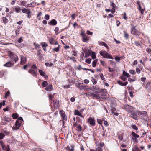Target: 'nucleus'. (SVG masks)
<instances>
[{"mask_svg":"<svg viewBox=\"0 0 151 151\" xmlns=\"http://www.w3.org/2000/svg\"><path fill=\"white\" fill-rule=\"evenodd\" d=\"M132 27L131 28V33L137 36L141 34V33L136 29V27L132 25Z\"/></svg>","mask_w":151,"mask_h":151,"instance_id":"nucleus-1","label":"nucleus"},{"mask_svg":"<svg viewBox=\"0 0 151 151\" xmlns=\"http://www.w3.org/2000/svg\"><path fill=\"white\" fill-rule=\"evenodd\" d=\"M99 53L104 58L113 59V58L111 55L106 52L105 51H101Z\"/></svg>","mask_w":151,"mask_h":151,"instance_id":"nucleus-2","label":"nucleus"},{"mask_svg":"<svg viewBox=\"0 0 151 151\" xmlns=\"http://www.w3.org/2000/svg\"><path fill=\"white\" fill-rule=\"evenodd\" d=\"M84 31L83 30L80 34V35L82 37V41L84 42H87L89 40V38L84 32Z\"/></svg>","mask_w":151,"mask_h":151,"instance_id":"nucleus-3","label":"nucleus"},{"mask_svg":"<svg viewBox=\"0 0 151 151\" xmlns=\"http://www.w3.org/2000/svg\"><path fill=\"white\" fill-rule=\"evenodd\" d=\"M140 114L141 118L143 120L147 119H148L147 112L146 111H139V114Z\"/></svg>","mask_w":151,"mask_h":151,"instance_id":"nucleus-4","label":"nucleus"},{"mask_svg":"<svg viewBox=\"0 0 151 151\" xmlns=\"http://www.w3.org/2000/svg\"><path fill=\"white\" fill-rule=\"evenodd\" d=\"M10 58L13 60L16 63L19 60L18 57L16 55L13 53L12 52H10Z\"/></svg>","mask_w":151,"mask_h":151,"instance_id":"nucleus-5","label":"nucleus"},{"mask_svg":"<svg viewBox=\"0 0 151 151\" xmlns=\"http://www.w3.org/2000/svg\"><path fill=\"white\" fill-rule=\"evenodd\" d=\"M130 116L132 118L135 120L137 119L138 115L139 114V111H132V112H130Z\"/></svg>","mask_w":151,"mask_h":151,"instance_id":"nucleus-6","label":"nucleus"},{"mask_svg":"<svg viewBox=\"0 0 151 151\" xmlns=\"http://www.w3.org/2000/svg\"><path fill=\"white\" fill-rule=\"evenodd\" d=\"M88 122L91 126H94L95 125V120L93 118L90 117L88 119Z\"/></svg>","mask_w":151,"mask_h":151,"instance_id":"nucleus-7","label":"nucleus"},{"mask_svg":"<svg viewBox=\"0 0 151 151\" xmlns=\"http://www.w3.org/2000/svg\"><path fill=\"white\" fill-rule=\"evenodd\" d=\"M124 109L126 111L129 112V113L132 112V107L127 104H126L124 106Z\"/></svg>","mask_w":151,"mask_h":151,"instance_id":"nucleus-8","label":"nucleus"},{"mask_svg":"<svg viewBox=\"0 0 151 151\" xmlns=\"http://www.w3.org/2000/svg\"><path fill=\"white\" fill-rule=\"evenodd\" d=\"M53 104L55 108L58 109L59 104V100L56 99H54L53 100Z\"/></svg>","mask_w":151,"mask_h":151,"instance_id":"nucleus-9","label":"nucleus"},{"mask_svg":"<svg viewBox=\"0 0 151 151\" xmlns=\"http://www.w3.org/2000/svg\"><path fill=\"white\" fill-rule=\"evenodd\" d=\"M28 72L29 73L32 75L33 76L36 77L37 75V70H35L31 69Z\"/></svg>","mask_w":151,"mask_h":151,"instance_id":"nucleus-10","label":"nucleus"},{"mask_svg":"<svg viewBox=\"0 0 151 151\" xmlns=\"http://www.w3.org/2000/svg\"><path fill=\"white\" fill-rule=\"evenodd\" d=\"M49 41L50 44L52 45H57L58 44V42L54 40V39L53 38H51L49 40Z\"/></svg>","mask_w":151,"mask_h":151,"instance_id":"nucleus-11","label":"nucleus"},{"mask_svg":"<svg viewBox=\"0 0 151 151\" xmlns=\"http://www.w3.org/2000/svg\"><path fill=\"white\" fill-rule=\"evenodd\" d=\"M132 138L133 140L136 141L137 138L139 137V136L137 134L134 132H132Z\"/></svg>","mask_w":151,"mask_h":151,"instance_id":"nucleus-12","label":"nucleus"},{"mask_svg":"<svg viewBox=\"0 0 151 151\" xmlns=\"http://www.w3.org/2000/svg\"><path fill=\"white\" fill-rule=\"evenodd\" d=\"M14 64V63L12 62L11 61H9L4 64V65L5 67H10L12 66Z\"/></svg>","mask_w":151,"mask_h":151,"instance_id":"nucleus-13","label":"nucleus"},{"mask_svg":"<svg viewBox=\"0 0 151 151\" xmlns=\"http://www.w3.org/2000/svg\"><path fill=\"white\" fill-rule=\"evenodd\" d=\"M20 58L21 59V61L20 62L21 64L23 65L26 62V59L25 57H24L23 55H20Z\"/></svg>","mask_w":151,"mask_h":151,"instance_id":"nucleus-14","label":"nucleus"},{"mask_svg":"<svg viewBox=\"0 0 151 151\" xmlns=\"http://www.w3.org/2000/svg\"><path fill=\"white\" fill-rule=\"evenodd\" d=\"M48 24L50 25H55L57 24V22L55 19H53L48 23Z\"/></svg>","mask_w":151,"mask_h":151,"instance_id":"nucleus-15","label":"nucleus"},{"mask_svg":"<svg viewBox=\"0 0 151 151\" xmlns=\"http://www.w3.org/2000/svg\"><path fill=\"white\" fill-rule=\"evenodd\" d=\"M60 111L61 112V116H62V117L63 119V125H64V120L66 121L67 120L66 116L65 115V114L64 111H63L62 112H61V111Z\"/></svg>","mask_w":151,"mask_h":151,"instance_id":"nucleus-16","label":"nucleus"},{"mask_svg":"<svg viewBox=\"0 0 151 151\" xmlns=\"http://www.w3.org/2000/svg\"><path fill=\"white\" fill-rule=\"evenodd\" d=\"M92 97L93 98H95L96 99H100L101 97L98 94H94L93 93L92 94Z\"/></svg>","mask_w":151,"mask_h":151,"instance_id":"nucleus-17","label":"nucleus"},{"mask_svg":"<svg viewBox=\"0 0 151 151\" xmlns=\"http://www.w3.org/2000/svg\"><path fill=\"white\" fill-rule=\"evenodd\" d=\"M99 88L96 86H93L92 88L90 89L91 90L95 92L96 93H98L99 91Z\"/></svg>","mask_w":151,"mask_h":151,"instance_id":"nucleus-18","label":"nucleus"},{"mask_svg":"<svg viewBox=\"0 0 151 151\" xmlns=\"http://www.w3.org/2000/svg\"><path fill=\"white\" fill-rule=\"evenodd\" d=\"M117 82L119 84L122 86H126L128 83V82L127 81H126L124 83H123L119 80Z\"/></svg>","mask_w":151,"mask_h":151,"instance_id":"nucleus-19","label":"nucleus"},{"mask_svg":"<svg viewBox=\"0 0 151 151\" xmlns=\"http://www.w3.org/2000/svg\"><path fill=\"white\" fill-rule=\"evenodd\" d=\"M39 72L40 75L42 76L45 77V78H48V76L45 74L44 72H43L42 70L39 69Z\"/></svg>","mask_w":151,"mask_h":151,"instance_id":"nucleus-20","label":"nucleus"},{"mask_svg":"<svg viewBox=\"0 0 151 151\" xmlns=\"http://www.w3.org/2000/svg\"><path fill=\"white\" fill-rule=\"evenodd\" d=\"M99 45L104 46H105L107 49H108V46L104 42H99Z\"/></svg>","mask_w":151,"mask_h":151,"instance_id":"nucleus-21","label":"nucleus"},{"mask_svg":"<svg viewBox=\"0 0 151 151\" xmlns=\"http://www.w3.org/2000/svg\"><path fill=\"white\" fill-rule=\"evenodd\" d=\"M106 89H99L98 93H101V95L103 96L106 94Z\"/></svg>","mask_w":151,"mask_h":151,"instance_id":"nucleus-22","label":"nucleus"},{"mask_svg":"<svg viewBox=\"0 0 151 151\" xmlns=\"http://www.w3.org/2000/svg\"><path fill=\"white\" fill-rule=\"evenodd\" d=\"M22 12L24 13H26L27 12V14H30L31 13V11L30 9H26V8H23L22 10Z\"/></svg>","mask_w":151,"mask_h":151,"instance_id":"nucleus-23","label":"nucleus"},{"mask_svg":"<svg viewBox=\"0 0 151 151\" xmlns=\"http://www.w3.org/2000/svg\"><path fill=\"white\" fill-rule=\"evenodd\" d=\"M71 148L70 149V147L69 146H68L67 147H65V149L68 150V151H73L74 150V147L73 145H71Z\"/></svg>","mask_w":151,"mask_h":151,"instance_id":"nucleus-24","label":"nucleus"},{"mask_svg":"<svg viewBox=\"0 0 151 151\" xmlns=\"http://www.w3.org/2000/svg\"><path fill=\"white\" fill-rule=\"evenodd\" d=\"M52 84H50L45 88V89L47 91H50L52 90Z\"/></svg>","mask_w":151,"mask_h":151,"instance_id":"nucleus-25","label":"nucleus"},{"mask_svg":"<svg viewBox=\"0 0 151 151\" xmlns=\"http://www.w3.org/2000/svg\"><path fill=\"white\" fill-rule=\"evenodd\" d=\"M74 114L75 115H78L81 117H83V116L81 114L78 110H76L74 111Z\"/></svg>","mask_w":151,"mask_h":151,"instance_id":"nucleus-26","label":"nucleus"},{"mask_svg":"<svg viewBox=\"0 0 151 151\" xmlns=\"http://www.w3.org/2000/svg\"><path fill=\"white\" fill-rule=\"evenodd\" d=\"M14 9L15 12L17 13H18L21 10V8L18 6H17L14 7Z\"/></svg>","mask_w":151,"mask_h":151,"instance_id":"nucleus-27","label":"nucleus"},{"mask_svg":"<svg viewBox=\"0 0 151 151\" xmlns=\"http://www.w3.org/2000/svg\"><path fill=\"white\" fill-rule=\"evenodd\" d=\"M78 87L81 89H83L86 88V86L85 85H82L79 83L78 84Z\"/></svg>","mask_w":151,"mask_h":151,"instance_id":"nucleus-28","label":"nucleus"},{"mask_svg":"<svg viewBox=\"0 0 151 151\" xmlns=\"http://www.w3.org/2000/svg\"><path fill=\"white\" fill-rule=\"evenodd\" d=\"M26 1H23L21 3V6H25L26 7H28L29 6V5L28 4L26 5Z\"/></svg>","mask_w":151,"mask_h":151,"instance_id":"nucleus-29","label":"nucleus"},{"mask_svg":"<svg viewBox=\"0 0 151 151\" xmlns=\"http://www.w3.org/2000/svg\"><path fill=\"white\" fill-rule=\"evenodd\" d=\"M37 55L38 58L39 59V60H41L42 59L43 57L41 52H37Z\"/></svg>","mask_w":151,"mask_h":151,"instance_id":"nucleus-30","label":"nucleus"},{"mask_svg":"<svg viewBox=\"0 0 151 151\" xmlns=\"http://www.w3.org/2000/svg\"><path fill=\"white\" fill-rule=\"evenodd\" d=\"M20 127L19 126L15 124L12 127V129L13 130H17L19 129Z\"/></svg>","mask_w":151,"mask_h":151,"instance_id":"nucleus-31","label":"nucleus"},{"mask_svg":"<svg viewBox=\"0 0 151 151\" xmlns=\"http://www.w3.org/2000/svg\"><path fill=\"white\" fill-rule=\"evenodd\" d=\"M2 18L3 19L2 22L4 23V24H5L8 22L9 20L6 18L3 17Z\"/></svg>","mask_w":151,"mask_h":151,"instance_id":"nucleus-32","label":"nucleus"},{"mask_svg":"<svg viewBox=\"0 0 151 151\" xmlns=\"http://www.w3.org/2000/svg\"><path fill=\"white\" fill-rule=\"evenodd\" d=\"M12 116L13 119H16L18 117V114L17 113H14L12 114Z\"/></svg>","mask_w":151,"mask_h":151,"instance_id":"nucleus-33","label":"nucleus"},{"mask_svg":"<svg viewBox=\"0 0 151 151\" xmlns=\"http://www.w3.org/2000/svg\"><path fill=\"white\" fill-rule=\"evenodd\" d=\"M48 85V83L46 81H43L42 83V86L43 87H46Z\"/></svg>","mask_w":151,"mask_h":151,"instance_id":"nucleus-34","label":"nucleus"},{"mask_svg":"<svg viewBox=\"0 0 151 151\" xmlns=\"http://www.w3.org/2000/svg\"><path fill=\"white\" fill-rule=\"evenodd\" d=\"M124 34V37L126 39H127L129 38V35L125 31L123 32Z\"/></svg>","mask_w":151,"mask_h":151,"instance_id":"nucleus-35","label":"nucleus"},{"mask_svg":"<svg viewBox=\"0 0 151 151\" xmlns=\"http://www.w3.org/2000/svg\"><path fill=\"white\" fill-rule=\"evenodd\" d=\"M22 123V122L19 121V120H17L15 124L20 127Z\"/></svg>","mask_w":151,"mask_h":151,"instance_id":"nucleus-36","label":"nucleus"},{"mask_svg":"<svg viewBox=\"0 0 151 151\" xmlns=\"http://www.w3.org/2000/svg\"><path fill=\"white\" fill-rule=\"evenodd\" d=\"M123 74L124 75V76H126L127 78H129L130 77L129 73L124 71H123Z\"/></svg>","mask_w":151,"mask_h":151,"instance_id":"nucleus-37","label":"nucleus"},{"mask_svg":"<svg viewBox=\"0 0 151 151\" xmlns=\"http://www.w3.org/2000/svg\"><path fill=\"white\" fill-rule=\"evenodd\" d=\"M98 60V59H96L95 60L93 61L92 62V66L93 67H95L96 65V63Z\"/></svg>","mask_w":151,"mask_h":151,"instance_id":"nucleus-38","label":"nucleus"},{"mask_svg":"<svg viewBox=\"0 0 151 151\" xmlns=\"http://www.w3.org/2000/svg\"><path fill=\"white\" fill-rule=\"evenodd\" d=\"M60 48V45H58L57 47L53 49V50L56 52H59Z\"/></svg>","mask_w":151,"mask_h":151,"instance_id":"nucleus-39","label":"nucleus"},{"mask_svg":"<svg viewBox=\"0 0 151 151\" xmlns=\"http://www.w3.org/2000/svg\"><path fill=\"white\" fill-rule=\"evenodd\" d=\"M41 45L42 47H46L48 46V45L45 42H42L41 43Z\"/></svg>","mask_w":151,"mask_h":151,"instance_id":"nucleus-40","label":"nucleus"},{"mask_svg":"<svg viewBox=\"0 0 151 151\" xmlns=\"http://www.w3.org/2000/svg\"><path fill=\"white\" fill-rule=\"evenodd\" d=\"M30 5V6L29 5V6L28 7H35L36 5V2H32L31 3Z\"/></svg>","mask_w":151,"mask_h":151,"instance_id":"nucleus-41","label":"nucleus"},{"mask_svg":"<svg viewBox=\"0 0 151 151\" xmlns=\"http://www.w3.org/2000/svg\"><path fill=\"white\" fill-rule=\"evenodd\" d=\"M104 120L102 119H97V122L99 124L101 125L102 124L103 122V121Z\"/></svg>","mask_w":151,"mask_h":151,"instance_id":"nucleus-42","label":"nucleus"},{"mask_svg":"<svg viewBox=\"0 0 151 151\" xmlns=\"http://www.w3.org/2000/svg\"><path fill=\"white\" fill-rule=\"evenodd\" d=\"M93 93L88 92V93H85L84 94L87 97H91L92 96V94Z\"/></svg>","mask_w":151,"mask_h":151,"instance_id":"nucleus-43","label":"nucleus"},{"mask_svg":"<svg viewBox=\"0 0 151 151\" xmlns=\"http://www.w3.org/2000/svg\"><path fill=\"white\" fill-rule=\"evenodd\" d=\"M150 86H151V83H147L145 87L146 89H149L150 88Z\"/></svg>","mask_w":151,"mask_h":151,"instance_id":"nucleus-44","label":"nucleus"},{"mask_svg":"<svg viewBox=\"0 0 151 151\" xmlns=\"http://www.w3.org/2000/svg\"><path fill=\"white\" fill-rule=\"evenodd\" d=\"M91 61V59L90 58L86 59L85 62L88 63L90 64Z\"/></svg>","mask_w":151,"mask_h":151,"instance_id":"nucleus-45","label":"nucleus"},{"mask_svg":"<svg viewBox=\"0 0 151 151\" xmlns=\"http://www.w3.org/2000/svg\"><path fill=\"white\" fill-rule=\"evenodd\" d=\"M100 76L101 79L102 80H104V81H105V80L104 77L103 75V74L102 73H100Z\"/></svg>","mask_w":151,"mask_h":151,"instance_id":"nucleus-46","label":"nucleus"},{"mask_svg":"<svg viewBox=\"0 0 151 151\" xmlns=\"http://www.w3.org/2000/svg\"><path fill=\"white\" fill-rule=\"evenodd\" d=\"M134 148L136 151H141V150L139 148L137 145H134Z\"/></svg>","mask_w":151,"mask_h":151,"instance_id":"nucleus-47","label":"nucleus"},{"mask_svg":"<svg viewBox=\"0 0 151 151\" xmlns=\"http://www.w3.org/2000/svg\"><path fill=\"white\" fill-rule=\"evenodd\" d=\"M91 81L94 84H96L97 82V81L96 80L93 78H92Z\"/></svg>","mask_w":151,"mask_h":151,"instance_id":"nucleus-48","label":"nucleus"},{"mask_svg":"<svg viewBox=\"0 0 151 151\" xmlns=\"http://www.w3.org/2000/svg\"><path fill=\"white\" fill-rule=\"evenodd\" d=\"M91 57L92 59H93L96 58V55L95 53L93 52H92Z\"/></svg>","mask_w":151,"mask_h":151,"instance_id":"nucleus-49","label":"nucleus"},{"mask_svg":"<svg viewBox=\"0 0 151 151\" xmlns=\"http://www.w3.org/2000/svg\"><path fill=\"white\" fill-rule=\"evenodd\" d=\"M129 72L130 73L133 75H134L135 73V72L134 70H129Z\"/></svg>","mask_w":151,"mask_h":151,"instance_id":"nucleus-50","label":"nucleus"},{"mask_svg":"<svg viewBox=\"0 0 151 151\" xmlns=\"http://www.w3.org/2000/svg\"><path fill=\"white\" fill-rule=\"evenodd\" d=\"M31 68H32V70H36V69L37 68V67L35 64H33L32 65Z\"/></svg>","mask_w":151,"mask_h":151,"instance_id":"nucleus-51","label":"nucleus"},{"mask_svg":"<svg viewBox=\"0 0 151 151\" xmlns=\"http://www.w3.org/2000/svg\"><path fill=\"white\" fill-rule=\"evenodd\" d=\"M59 31V28L58 27H56L55 28L54 30L55 32L56 33V34L58 35L59 32H57Z\"/></svg>","mask_w":151,"mask_h":151,"instance_id":"nucleus-52","label":"nucleus"},{"mask_svg":"<svg viewBox=\"0 0 151 151\" xmlns=\"http://www.w3.org/2000/svg\"><path fill=\"white\" fill-rule=\"evenodd\" d=\"M115 60L118 62H120V58L117 56H116L115 58Z\"/></svg>","mask_w":151,"mask_h":151,"instance_id":"nucleus-53","label":"nucleus"},{"mask_svg":"<svg viewBox=\"0 0 151 151\" xmlns=\"http://www.w3.org/2000/svg\"><path fill=\"white\" fill-rule=\"evenodd\" d=\"M123 18L125 20H127V17L126 16V13L125 12H124L123 14Z\"/></svg>","mask_w":151,"mask_h":151,"instance_id":"nucleus-54","label":"nucleus"},{"mask_svg":"<svg viewBox=\"0 0 151 151\" xmlns=\"http://www.w3.org/2000/svg\"><path fill=\"white\" fill-rule=\"evenodd\" d=\"M50 16L48 14H46L45 15L44 18L45 19L47 20H48L49 19Z\"/></svg>","mask_w":151,"mask_h":151,"instance_id":"nucleus-55","label":"nucleus"},{"mask_svg":"<svg viewBox=\"0 0 151 151\" xmlns=\"http://www.w3.org/2000/svg\"><path fill=\"white\" fill-rule=\"evenodd\" d=\"M118 139L120 140H122V139L123 138V137L122 136V135L121 134H119L118 136Z\"/></svg>","mask_w":151,"mask_h":151,"instance_id":"nucleus-56","label":"nucleus"},{"mask_svg":"<svg viewBox=\"0 0 151 151\" xmlns=\"http://www.w3.org/2000/svg\"><path fill=\"white\" fill-rule=\"evenodd\" d=\"M120 78L123 81H125L127 79V78H126L124 76H122Z\"/></svg>","mask_w":151,"mask_h":151,"instance_id":"nucleus-57","label":"nucleus"},{"mask_svg":"<svg viewBox=\"0 0 151 151\" xmlns=\"http://www.w3.org/2000/svg\"><path fill=\"white\" fill-rule=\"evenodd\" d=\"M136 71L137 73L139 74L140 73L141 70L139 68H137L136 69Z\"/></svg>","mask_w":151,"mask_h":151,"instance_id":"nucleus-58","label":"nucleus"},{"mask_svg":"<svg viewBox=\"0 0 151 151\" xmlns=\"http://www.w3.org/2000/svg\"><path fill=\"white\" fill-rule=\"evenodd\" d=\"M132 127L133 129L135 130H137L138 129V128L135 125H132Z\"/></svg>","mask_w":151,"mask_h":151,"instance_id":"nucleus-59","label":"nucleus"},{"mask_svg":"<svg viewBox=\"0 0 151 151\" xmlns=\"http://www.w3.org/2000/svg\"><path fill=\"white\" fill-rule=\"evenodd\" d=\"M110 3V5L112 7V8H115L116 6L115 4L112 2H111Z\"/></svg>","mask_w":151,"mask_h":151,"instance_id":"nucleus-60","label":"nucleus"},{"mask_svg":"<svg viewBox=\"0 0 151 151\" xmlns=\"http://www.w3.org/2000/svg\"><path fill=\"white\" fill-rule=\"evenodd\" d=\"M128 81H129L130 82H133L136 80V78H135L134 79H132L131 78H128Z\"/></svg>","mask_w":151,"mask_h":151,"instance_id":"nucleus-61","label":"nucleus"},{"mask_svg":"<svg viewBox=\"0 0 151 151\" xmlns=\"http://www.w3.org/2000/svg\"><path fill=\"white\" fill-rule=\"evenodd\" d=\"M5 136V135L2 133H0V139H3V138Z\"/></svg>","mask_w":151,"mask_h":151,"instance_id":"nucleus-62","label":"nucleus"},{"mask_svg":"<svg viewBox=\"0 0 151 151\" xmlns=\"http://www.w3.org/2000/svg\"><path fill=\"white\" fill-rule=\"evenodd\" d=\"M146 80V78L144 77H142L141 78V80L142 81L145 82Z\"/></svg>","mask_w":151,"mask_h":151,"instance_id":"nucleus-63","label":"nucleus"},{"mask_svg":"<svg viewBox=\"0 0 151 151\" xmlns=\"http://www.w3.org/2000/svg\"><path fill=\"white\" fill-rule=\"evenodd\" d=\"M86 33L89 35H92L93 34V32L89 31L87 30L86 31Z\"/></svg>","mask_w":151,"mask_h":151,"instance_id":"nucleus-64","label":"nucleus"}]
</instances>
